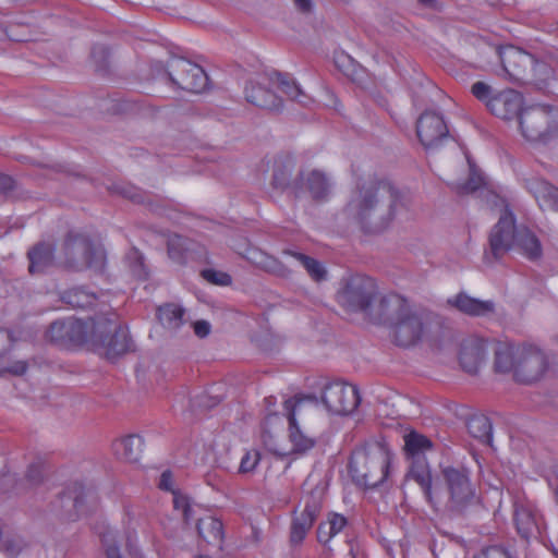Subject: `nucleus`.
Listing matches in <instances>:
<instances>
[{
	"instance_id": "nucleus-1",
	"label": "nucleus",
	"mask_w": 558,
	"mask_h": 558,
	"mask_svg": "<svg viewBox=\"0 0 558 558\" xmlns=\"http://www.w3.org/2000/svg\"><path fill=\"white\" fill-rule=\"evenodd\" d=\"M400 192L387 178L376 174L359 178L342 213L364 232L378 233L396 217Z\"/></svg>"
},
{
	"instance_id": "nucleus-2",
	"label": "nucleus",
	"mask_w": 558,
	"mask_h": 558,
	"mask_svg": "<svg viewBox=\"0 0 558 558\" xmlns=\"http://www.w3.org/2000/svg\"><path fill=\"white\" fill-rule=\"evenodd\" d=\"M444 490L435 488L429 504L450 520L463 519L477 506L480 497L471 472L464 466H445L440 470Z\"/></svg>"
},
{
	"instance_id": "nucleus-3",
	"label": "nucleus",
	"mask_w": 558,
	"mask_h": 558,
	"mask_svg": "<svg viewBox=\"0 0 558 558\" xmlns=\"http://www.w3.org/2000/svg\"><path fill=\"white\" fill-rule=\"evenodd\" d=\"M498 53L509 80L519 85L533 84L538 89L547 87L551 70L546 63L538 62L533 54L514 46L500 47Z\"/></svg>"
},
{
	"instance_id": "nucleus-4",
	"label": "nucleus",
	"mask_w": 558,
	"mask_h": 558,
	"mask_svg": "<svg viewBox=\"0 0 558 558\" xmlns=\"http://www.w3.org/2000/svg\"><path fill=\"white\" fill-rule=\"evenodd\" d=\"M390 457L383 448L355 449L348 470L352 482L364 489H373L385 482L389 474Z\"/></svg>"
},
{
	"instance_id": "nucleus-5",
	"label": "nucleus",
	"mask_w": 558,
	"mask_h": 558,
	"mask_svg": "<svg viewBox=\"0 0 558 558\" xmlns=\"http://www.w3.org/2000/svg\"><path fill=\"white\" fill-rule=\"evenodd\" d=\"M64 266L81 271L84 269L102 270L106 255L90 238L84 233L69 231L61 247Z\"/></svg>"
},
{
	"instance_id": "nucleus-6",
	"label": "nucleus",
	"mask_w": 558,
	"mask_h": 558,
	"mask_svg": "<svg viewBox=\"0 0 558 558\" xmlns=\"http://www.w3.org/2000/svg\"><path fill=\"white\" fill-rule=\"evenodd\" d=\"M519 124L527 141L547 143L558 136V110L547 105L527 107L519 114Z\"/></svg>"
},
{
	"instance_id": "nucleus-7",
	"label": "nucleus",
	"mask_w": 558,
	"mask_h": 558,
	"mask_svg": "<svg viewBox=\"0 0 558 558\" xmlns=\"http://www.w3.org/2000/svg\"><path fill=\"white\" fill-rule=\"evenodd\" d=\"M376 296L377 286L374 279L357 274L343 280L336 298L345 312L367 314Z\"/></svg>"
},
{
	"instance_id": "nucleus-8",
	"label": "nucleus",
	"mask_w": 558,
	"mask_h": 558,
	"mask_svg": "<svg viewBox=\"0 0 558 558\" xmlns=\"http://www.w3.org/2000/svg\"><path fill=\"white\" fill-rule=\"evenodd\" d=\"M167 75L172 85L189 93H201L208 85V76L204 69L184 58L169 60Z\"/></svg>"
},
{
	"instance_id": "nucleus-9",
	"label": "nucleus",
	"mask_w": 558,
	"mask_h": 558,
	"mask_svg": "<svg viewBox=\"0 0 558 558\" xmlns=\"http://www.w3.org/2000/svg\"><path fill=\"white\" fill-rule=\"evenodd\" d=\"M361 398L355 386L342 381H331L324 386L322 402L325 408L336 415H349L360 404Z\"/></svg>"
},
{
	"instance_id": "nucleus-10",
	"label": "nucleus",
	"mask_w": 558,
	"mask_h": 558,
	"mask_svg": "<svg viewBox=\"0 0 558 558\" xmlns=\"http://www.w3.org/2000/svg\"><path fill=\"white\" fill-rule=\"evenodd\" d=\"M548 366L545 353L535 345L526 344L515 350L517 381L531 384L542 378Z\"/></svg>"
},
{
	"instance_id": "nucleus-11",
	"label": "nucleus",
	"mask_w": 558,
	"mask_h": 558,
	"mask_svg": "<svg viewBox=\"0 0 558 558\" xmlns=\"http://www.w3.org/2000/svg\"><path fill=\"white\" fill-rule=\"evenodd\" d=\"M46 336L60 347H77L88 341V326L74 317L59 319L50 324Z\"/></svg>"
},
{
	"instance_id": "nucleus-12",
	"label": "nucleus",
	"mask_w": 558,
	"mask_h": 558,
	"mask_svg": "<svg viewBox=\"0 0 558 558\" xmlns=\"http://www.w3.org/2000/svg\"><path fill=\"white\" fill-rule=\"evenodd\" d=\"M416 135L425 149L440 145L449 136L444 117L435 110H425L416 120Z\"/></svg>"
},
{
	"instance_id": "nucleus-13",
	"label": "nucleus",
	"mask_w": 558,
	"mask_h": 558,
	"mask_svg": "<svg viewBox=\"0 0 558 558\" xmlns=\"http://www.w3.org/2000/svg\"><path fill=\"white\" fill-rule=\"evenodd\" d=\"M296 167L295 160L290 156H280L275 160L270 185L281 193L289 192L298 199L303 195L302 171L293 178Z\"/></svg>"
},
{
	"instance_id": "nucleus-14",
	"label": "nucleus",
	"mask_w": 558,
	"mask_h": 558,
	"mask_svg": "<svg viewBox=\"0 0 558 558\" xmlns=\"http://www.w3.org/2000/svg\"><path fill=\"white\" fill-rule=\"evenodd\" d=\"M304 400H315V398H290L284 401L283 407L287 412L289 424V439L292 444V452H305L315 446V437L304 434L296 422V414L301 412Z\"/></svg>"
},
{
	"instance_id": "nucleus-15",
	"label": "nucleus",
	"mask_w": 558,
	"mask_h": 558,
	"mask_svg": "<svg viewBox=\"0 0 558 558\" xmlns=\"http://www.w3.org/2000/svg\"><path fill=\"white\" fill-rule=\"evenodd\" d=\"M515 230L514 217L506 208L489 235L490 255L494 259L502 257L514 245Z\"/></svg>"
},
{
	"instance_id": "nucleus-16",
	"label": "nucleus",
	"mask_w": 558,
	"mask_h": 558,
	"mask_svg": "<svg viewBox=\"0 0 558 558\" xmlns=\"http://www.w3.org/2000/svg\"><path fill=\"white\" fill-rule=\"evenodd\" d=\"M410 306L404 298L399 294L383 295L374 303L367 312L371 320L377 324H393L400 318Z\"/></svg>"
},
{
	"instance_id": "nucleus-17",
	"label": "nucleus",
	"mask_w": 558,
	"mask_h": 558,
	"mask_svg": "<svg viewBox=\"0 0 558 558\" xmlns=\"http://www.w3.org/2000/svg\"><path fill=\"white\" fill-rule=\"evenodd\" d=\"M424 332L422 318L411 308L392 324L393 342L403 348L417 343Z\"/></svg>"
},
{
	"instance_id": "nucleus-18",
	"label": "nucleus",
	"mask_w": 558,
	"mask_h": 558,
	"mask_svg": "<svg viewBox=\"0 0 558 558\" xmlns=\"http://www.w3.org/2000/svg\"><path fill=\"white\" fill-rule=\"evenodd\" d=\"M320 508V501L314 497L306 500L303 511L295 515L291 522L289 538L291 546H299L303 543L307 533L313 527Z\"/></svg>"
},
{
	"instance_id": "nucleus-19",
	"label": "nucleus",
	"mask_w": 558,
	"mask_h": 558,
	"mask_svg": "<svg viewBox=\"0 0 558 558\" xmlns=\"http://www.w3.org/2000/svg\"><path fill=\"white\" fill-rule=\"evenodd\" d=\"M513 521L522 538L529 539L539 533L541 515L527 500L517 499L513 504Z\"/></svg>"
},
{
	"instance_id": "nucleus-20",
	"label": "nucleus",
	"mask_w": 558,
	"mask_h": 558,
	"mask_svg": "<svg viewBox=\"0 0 558 558\" xmlns=\"http://www.w3.org/2000/svg\"><path fill=\"white\" fill-rule=\"evenodd\" d=\"M522 106L521 93L512 88H505L496 93L487 109L497 118L510 120L521 113Z\"/></svg>"
},
{
	"instance_id": "nucleus-21",
	"label": "nucleus",
	"mask_w": 558,
	"mask_h": 558,
	"mask_svg": "<svg viewBox=\"0 0 558 558\" xmlns=\"http://www.w3.org/2000/svg\"><path fill=\"white\" fill-rule=\"evenodd\" d=\"M447 304L458 312L471 317H489L496 312V304L492 300H480L465 292H459L447 300Z\"/></svg>"
},
{
	"instance_id": "nucleus-22",
	"label": "nucleus",
	"mask_w": 558,
	"mask_h": 558,
	"mask_svg": "<svg viewBox=\"0 0 558 558\" xmlns=\"http://www.w3.org/2000/svg\"><path fill=\"white\" fill-rule=\"evenodd\" d=\"M487 342L483 339L470 337L462 341L459 353L461 367L469 374H476L485 361Z\"/></svg>"
},
{
	"instance_id": "nucleus-23",
	"label": "nucleus",
	"mask_w": 558,
	"mask_h": 558,
	"mask_svg": "<svg viewBox=\"0 0 558 558\" xmlns=\"http://www.w3.org/2000/svg\"><path fill=\"white\" fill-rule=\"evenodd\" d=\"M523 183L539 207L558 211V187L535 175L524 179Z\"/></svg>"
},
{
	"instance_id": "nucleus-24",
	"label": "nucleus",
	"mask_w": 558,
	"mask_h": 558,
	"mask_svg": "<svg viewBox=\"0 0 558 558\" xmlns=\"http://www.w3.org/2000/svg\"><path fill=\"white\" fill-rule=\"evenodd\" d=\"M303 194L308 193L312 201L323 203L331 195L332 183L320 170H312L306 175L302 171Z\"/></svg>"
},
{
	"instance_id": "nucleus-25",
	"label": "nucleus",
	"mask_w": 558,
	"mask_h": 558,
	"mask_svg": "<svg viewBox=\"0 0 558 558\" xmlns=\"http://www.w3.org/2000/svg\"><path fill=\"white\" fill-rule=\"evenodd\" d=\"M88 326V341L94 347L105 341L107 335L117 329L119 318L114 312L96 314L85 322Z\"/></svg>"
},
{
	"instance_id": "nucleus-26",
	"label": "nucleus",
	"mask_w": 558,
	"mask_h": 558,
	"mask_svg": "<svg viewBox=\"0 0 558 558\" xmlns=\"http://www.w3.org/2000/svg\"><path fill=\"white\" fill-rule=\"evenodd\" d=\"M132 341L128 336L126 330L120 326L110 335H107L105 341L98 343L95 349L98 350L106 359L114 361L119 356L128 353L131 350Z\"/></svg>"
},
{
	"instance_id": "nucleus-27",
	"label": "nucleus",
	"mask_w": 558,
	"mask_h": 558,
	"mask_svg": "<svg viewBox=\"0 0 558 558\" xmlns=\"http://www.w3.org/2000/svg\"><path fill=\"white\" fill-rule=\"evenodd\" d=\"M245 98L250 104L265 110L281 108V99L274 92L252 81L245 86Z\"/></svg>"
},
{
	"instance_id": "nucleus-28",
	"label": "nucleus",
	"mask_w": 558,
	"mask_h": 558,
	"mask_svg": "<svg viewBox=\"0 0 558 558\" xmlns=\"http://www.w3.org/2000/svg\"><path fill=\"white\" fill-rule=\"evenodd\" d=\"M85 488L80 483H73L68 486L59 496L61 507L64 509V518L74 521L83 511V501L85 498Z\"/></svg>"
},
{
	"instance_id": "nucleus-29",
	"label": "nucleus",
	"mask_w": 558,
	"mask_h": 558,
	"mask_svg": "<svg viewBox=\"0 0 558 558\" xmlns=\"http://www.w3.org/2000/svg\"><path fill=\"white\" fill-rule=\"evenodd\" d=\"M195 520L199 538L209 545L220 546L225 536L222 522L213 515H205Z\"/></svg>"
},
{
	"instance_id": "nucleus-30",
	"label": "nucleus",
	"mask_w": 558,
	"mask_h": 558,
	"mask_svg": "<svg viewBox=\"0 0 558 558\" xmlns=\"http://www.w3.org/2000/svg\"><path fill=\"white\" fill-rule=\"evenodd\" d=\"M144 439L138 435H129L113 442L116 456L128 462H137L142 456Z\"/></svg>"
},
{
	"instance_id": "nucleus-31",
	"label": "nucleus",
	"mask_w": 558,
	"mask_h": 558,
	"mask_svg": "<svg viewBox=\"0 0 558 558\" xmlns=\"http://www.w3.org/2000/svg\"><path fill=\"white\" fill-rule=\"evenodd\" d=\"M514 246L531 260L538 259L543 253L538 238L525 227L517 228Z\"/></svg>"
},
{
	"instance_id": "nucleus-32",
	"label": "nucleus",
	"mask_w": 558,
	"mask_h": 558,
	"mask_svg": "<svg viewBox=\"0 0 558 558\" xmlns=\"http://www.w3.org/2000/svg\"><path fill=\"white\" fill-rule=\"evenodd\" d=\"M54 247L45 242L37 243L33 246L27 257L29 259L28 270L31 274L43 272L46 268L52 265Z\"/></svg>"
},
{
	"instance_id": "nucleus-33",
	"label": "nucleus",
	"mask_w": 558,
	"mask_h": 558,
	"mask_svg": "<svg viewBox=\"0 0 558 558\" xmlns=\"http://www.w3.org/2000/svg\"><path fill=\"white\" fill-rule=\"evenodd\" d=\"M195 246L194 241L180 234H172L167 241L169 257L179 264H185L192 257Z\"/></svg>"
},
{
	"instance_id": "nucleus-34",
	"label": "nucleus",
	"mask_w": 558,
	"mask_h": 558,
	"mask_svg": "<svg viewBox=\"0 0 558 558\" xmlns=\"http://www.w3.org/2000/svg\"><path fill=\"white\" fill-rule=\"evenodd\" d=\"M408 476L414 480L422 488L425 498L429 501L435 488L432 485V474L426 459H411Z\"/></svg>"
},
{
	"instance_id": "nucleus-35",
	"label": "nucleus",
	"mask_w": 558,
	"mask_h": 558,
	"mask_svg": "<svg viewBox=\"0 0 558 558\" xmlns=\"http://www.w3.org/2000/svg\"><path fill=\"white\" fill-rule=\"evenodd\" d=\"M404 451L410 459H425L424 454L433 449V442L429 438L415 430L405 434Z\"/></svg>"
},
{
	"instance_id": "nucleus-36",
	"label": "nucleus",
	"mask_w": 558,
	"mask_h": 558,
	"mask_svg": "<svg viewBox=\"0 0 558 558\" xmlns=\"http://www.w3.org/2000/svg\"><path fill=\"white\" fill-rule=\"evenodd\" d=\"M282 253L296 259L314 281L320 282L327 279L326 268L316 258L290 248L283 250Z\"/></svg>"
},
{
	"instance_id": "nucleus-37",
	"label": "nucleus",
	"mask_w": 558,
	"mask_h": 558,
	"mask_svg": "<svg viewBox=\"0 0 558 558\" xmlns=\"http://www.w3.org/2000/svg\"><path fill=\"white\" fill-rule=\"evenodd\" d=\"M469 434L485 445L493 440V426L490 420L484 414L472 415L466 422Z\"/></svg>"
},
{
	"instance_id": "nucleus-38",
	"label": "nucleus",
	"mask_w": 558,
	"mask_h": 558,
	"mask_svg": "<svg viewBox=\"0 0 558 558\" xmlns=\"http://www.w3.org/2000/svg\"><path fill=\"white\" fill-rule=\"evenodd\" d=\"M494 368L496 372L508 373L513 371L515 375V351L513 347L506 343H497L494 349Z\"/></svg>"
},
{
	"instance_id": "nucleus-39",
	"label": "nucleus",
	"mask_w": 558,
	"mask_h": 558,
	"mask_svg": "<svg viewBox=\"0 0 558 558\" xmlns=\"http://www.w3.org/2000/svg\"><path fill=\"white\" fill-rule=\"evenodd\" d=\"M470 163V173L469 178L465 182H452L450 183L451 190L458 195H468L474 193L483 185H485V179L481 171L475 167V165Z\"/></svg>"
},
{
	"instance_id": "nucleus-40",
	"label": "nucleus",
	"mask_w": 558,
	"mask_h": 558,
	"mask_svg": "<svg viewBox=\"0 0 558 558\" xmlns=\"http://www.w3.org/2000/svg\"><path fill=\"white\" fill-rule=\"evenodd\" d=\"M61 301L73 308H86L95 304L96 295L83 288H72L61 294Z\"/></svg>"
},
{
	"instance_id": "nucleus-41",
	"label": "nucleus",
	"mask_w": 558,
	"mask_h": 558,
	"mask_svg": "<svg viewBox=\"0 0 558 558\" xmlns=\"http://www.w3.org/2000/svg\"><path fill=\"white\" fill-rule=\"evenodd\" d=\"M158 319L169 329H178L183 324L184 308L177 304H165L158 308Z\"/></svg>"
},
{
	"instance_id": "nucleus-42",
	"label": "nucleus",
	"mask_w": 558,
	"mask_h": 558,
	"mask_svg": "<svg viewBox=\"0 0 558 558\" xmlns=\"http://www.w3.org/2000/svg\"><path fill=\"white\" fill-rule=\"evenodd\" d=\"M277 82L278 88L290 99L301 104L302 106H307L310 104L311 98L305 95L300 86L294 81L290 80L288 75L278 73Z\"/></svg>"
},
{
	"instance_id": "nucleus-43",
	"label": "nucleus",
	"mask_w": 558,
	"mask_h": 558,
	"mask_svg": "<svg viewBox=\"0 0 558 558\" xmlns=\"http://www.w3.org/2000/svg\"><path fill=\"white\" fill-rule=\"evenodd\" d=\"M125 262L133 277L138 280L147 279L148 272L144 263V257L137 250H131L125 256Z\"/></svg>"
},
{
	"instance_id": "nucleus-44",
	"label": "nucleus",
	"mask_w": 558,
	"mask_h": 558,
	"mask_svg": "<svg viewBox=\"0 0 558 558\" xmlns=\"http://www.w3.org/2000/svg\"><path fill=\"white\" fill-rule=\"evenodd\" d=\"M173 507L175 510L181 511L182 518L185 523H190L195 517V507L191 504L187 496L178 492H173Z\"/></svg>"
},
{
	"instance_id": "nucleus-45",
	"label": "nucleus",
	"mask_w": 558,
	"mask_h": 558,
	"mask_svg": "<svg viewBox=\"0 0 558 558\" xmlns=\"http://www.w3.org/2000/svg\"><path fill=\"white\" fill-rule=\"evenodd\" d=\"M259 265L265 271L281 278H288L291 275V270L282 262L272 256L265 255Z\"/></svg>"
},
{
	"instance_id": "nucleus-46",
	"label": "nucleus",
	"mask_w": 558,
	"mask_h": 558,
	"mask_svg": "<svg viewBox=\"0 0 558 558\" xmlns=\"http://www.w3.org/2000/svg\"><path fill=\"white\" fill-rule=\"evenodd\" d=\"M496 93L497 92L490 85H488L487 83H485L483 81H477V82L473 83L471 86V94L478 101L483 102L486 106V108L489 107V102H490V100H493Z\"/></svg>"
},
{
	"instance_id": "nucleus-47",
	"label": "nucleus",
	"mask_w": 558,
	"mask_h": 558,
	"mask_svg": "<svg viewBox=\"0 0 558 558\" xmlns=\"http://www.w3.org/2000/svg\"><path fill=\"white\" fill-rule=\"evenodd\" d=\"M473 558H517L514 554L506 546L493 545L485 547Z\"/></svg>"
},
{
	"instance_id": "nucleus-48",
	"label": "nucleus",
	"mask_w": 558,
	"mask_h": 558,
	"mask_svg": "<svg viewBox=\"0 0 558 558\" xmlns=\"http://www.w3.org/2000/svg\"><path fill=\"white\" fill-rule=\"evenodd\" d=\"M201 276L206 281L217 286H229L232 283V277L229 274L215 269H203Z\"/></svg>"
},
{
	"instance_id": "nucleus-49",
	"label": "nucleus",
	"mask_w": 558,
	"mask_h": 558,
	"mask_svg": "<svg viewBox=\"0 0 558 558\" xmlns=\"http://www.w3.org/2000/svg\"><path fill=\"white\" fill-rule=\"evenodd\" d=\"M260 459L258 451H247L241 459L240 473H250L255 470Z\"/></svg>"
},
{
	"instance_id": "nucleus-50",
	"label": "nucleus",
	"mask_w": 558,
	"mask_h": 558,
	"mask_svg": "<svg viewBox=\"0 0 558 558\" xmlns=\"http://www.w3.org/2000/svg\"><path fill=\"white\" fill-rule=\"evenodd\" d=\"M328 529L331 531L333 536L339 534L348 524V520L344 515L339 513H330L328 520L325 522Z\"/></svg>"
},
{
	"instance_id": "nucleus-51",
	"label": "nucleus",
	"mask_w": 558,
	"mask_h": 558,
	"mask_svg": "<svg viewBox=\"0 0 558 558\" xmlns=\"http://www.w3.org/2000/svg\"><path fill=\"white\" fill-rule=\"evenodd\" d=\"M275 423H280V417L277 413H271L267 415L263 422L262 438L266 445H270V441L272 440V435L268 429V426Z\"/></svg>"
},
{
	"instance_id": "nucleus-52",
	"label": "nucleus",
	"mask_w": 558,
	"mask_h": 558,
	"mask_svg": "<svg viewBox=\"0 0 558 558\" xmlns=\"http://www.w3.org/2000/svg\"><path fill=\"white\" fill-rule=\"evenodd\" d=\"M26 480L33 484L36 485L41 482L43 480V470L41 466L38 464H32L29 465L27 472H26Z\"/></svg>"
},
{
	"instance_id": "nucleus-53",
	"label": "nucleus",
	"mask_w": 558,
	"mask_h": 558,
	"mask_svg": "<svg viewBox=\"0 0 558 558\" xmlns=\"http://www.w3.org/2000/svg\"><path fill=\"white\" fill-rule=\"evenodd\" d=\"M158 487L162 490H168L173 494V481L170 471H163L160 475Z\"/></svg>"
},
{
	"instance_id": "nucleus-54",
	"label": "nucleus",
	"mask_w": 558,
	"mask_h": 558,
	"mask_svg": "<svg viewBox=\"0 0 558 558\" xmlns=\"http://www.w3.org/2000/svg\"><path fill=\"white\" fill-rule=\"evenodd\" d=\"M333 534L328 529L325 522H322L317 527V539L319 543L326 545L331 538Z\"/></svg>"
},
{
	"instance_id": "nucleus-55",
	"label": "nucleus",
	"mask_w": 558,
	"mask_h": 558,
	"mask_svg": "<svg viewBox=\"0 0 558 558\" xmlns=\"http://www.w3.org/2000/svg\"><path fill=\"white\" fill-rule=\"evenodd\" d=\"M15 189V182L14 180L0 172V194H7L10 191H13Z\"/></svg>"
},
{
	"instance_id": "nucleus-56",
	"label": "nucleus",
	"mask_w": 558,
	"mask_h": 558,
	"mask_svg": "<svg viewBox=\"0 0 558 558\" xmlns=\"http://www.w3.org/2000/svg\"><path fill=\"white\" fill-rule=\"evenodd\" d=\"M194 332L199 338H205L210 332V324L206 320H197L194 323Z\"/></svg>"
},
{
	"instance_id": "nucleus-57",
	"label": "nucleus",
	"mask_w": 558,
	"mask_h": 558,
	"mask_svg": "<svg viewBox=\"0 0 558 558\" xmlns=\"http://www.w3.org/2000/svg\"><path fill=\"white\" fill-rule=\"evenodd\" d=\"M27 369V364L23 361H17L13 363L10 367L5 368V371L13 375H23Z\"/></svg>"
},
{
	"instance_id": "nucleus-58",
	"label": "nucleus",
	"mask_w": 558,
	"mask_h": 558,
	"mask_svg": "<svg viewBox=\"0 0 558 558\" xmlns=\"http://www.w3.org/2000/svg\"><path fill=\"white\" fill-rule=\"evenodd\" d=\"M293 2L302 13H310L313 9L312 0H293Z\"/></svg>"
},
{
	"instance_id": "nucleus-59",
	"label": "nucleus",
	"mask_w": 558,
	"mask_h": 558,
	"mask_svg": "<svg viewBox=\"0 0 558 558\" xmlns=\"http://www.w3.org/2000/svg\"><path fill=\"white\" fill-rule=\"evenodd\" d=\"M122 194L135 203L143 202V195L141 194V192L138 190H135V189H130L128 191L123 190Z\"/></svg>"
},
{
	"instance_id": "nucleus-60",
	"label": "nucleus",
	"mask_w": 558,
	"mask_h": 558,
	"mask_svg": "<svg viewBox=\"0 0 558 558\" xmlns=\"http://www.w3.org/2000/svg\"><path fill=\"white\" fill-rule=\"evenodd\" d=\"M107 558H122L119 548L116 545L106 544Z\"/></svg>"
},
{
	"instance_id": "nucleus-61",
	"label": "nucleus",
	"mask_w": 558,
	"mask_h": 558,
	"mask_svg": "<svg viewBox=\"0 0 558 558\" xmlns=\"http://www.w3.org/2000/svg\"><path fill=\"white\" fill-rule=\"evenodd\" d=\"M92 57L95 58V59L97 57H99L102 60H106L107 57H108V50L104 46L94 47L93 50H92Z\"/></svg>"
},
{
	"instance_id": "nucleus-62",
	"label": "nucleus",
	"mask_w": 558,
	"mask_h": 558,
	"mask_svg": "<svg viewBox=\"0 0 558 558\" xmlns=\"http://www.w3.org/2000/svg\"><path fill=\"white\" fill-rule=\"evenodd\" d=\"M349 546H350V549H349V554L351 556V558H359V546L357 544H355L353 541H349Z\"/></svg>"
},
{
	"instance_id": "nucleus-63",
	"label": "nucleus",
	"mask_w": 558,
	"mask_h": 558,
	"mask_svg": "<svg viewBox=\"0 0 558 558\" xmlns=\"http://www.w3.org/2000/svg\"><path fill=\"white\" fill-rule=\"evenodd\" d=\"M424 7L435 9L437 7V0H418Z\"/></svg>"
},
{
	"instance_id": "nucleus-64",
	"label": "nucleus",
	"mask_w": 558,
	"mask_h": 558,
	"mask_svg": "<svg viewBox=\"0 0 558 558\" xmlns=\"http://www.w3.org/2000/svg\"><path fill=\"white\" fill-rule=\"evenodd\" d=\"M10 340L9 333L4 331H0V343L7 344ZM2 354V350L0 349V355Z\"/></svg>"
}]
</instances>
